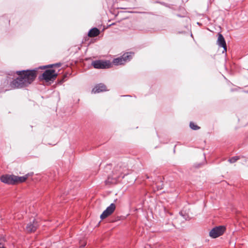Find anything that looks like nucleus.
<instances>
[{
    "instance_id": "nucleus-1",
    "label": "nucleus",
    "mask_w": 248,
    "mask_h": 248,
    "mask_svg": "<svg viewBox=\"0 0 248 248\" xmlns=\"http://www.w3.org/2000/svg\"><path fill=\"white\" fill-rule=\"evenodd\" d=\"M61 65V63H57L55 64L40 66L33 70L17 71L16 73L19 76L10 82V86L12 89H22L28 87L36 77L38 69H44L46 67H52L53 66L59 67Z\"/></svg>"
},
{
    "instance_id": "nucleus-2",
    "label": "nucleus",
    "mask_w": 248,
    "mask_h": 248,
    "mask_svg": "<svg viewBox=\"0 0 248 248\" xmlns=\"http://www.w3.org/2000/svg\"><path fill=\"white\" fill-rule=\"evenodd\" d=\"M57 75L55 70L47 69L39 77V78L40 80L44 79L46 82L53 81L57 77Z\"/></svg>"
},
{
    "instance_id": "nucleus-3",
    "label": "nucleus",
    "mask_w": 248,
    "mask_h": 248,
    "mask_svg": "<svg viewBox=\"0 0 248 248\" xmlns=\"http://www.w3.org/2000/svg\"><path fill=\"white\" fill-rule=\"evenodd\" d=\"M134 54L132 52H127L124 54L122 56L115 58L113 60V63L114 65H122L124 64L127 62L129 61Z\"/></svg>"
},
{
    "instance_id": "nucleus-4",
    "label": "nucleus",
    "mask_w": 248,
    "mask_h": 248,
    "mask_svg": "<svg viewBox=\"0 0 248 248\" xmlns=\"http://www.w3.org/2000/svg\"><path fill=\"white\" fill-rule=\"evenodd\" d=\"M225 230V228L224 226H220L216 227L210 232L209 234L212 238H217L220 235H222Z\"/></svg>"
},
{
    "instance_id": "nucleus-5",
    "label": "nucleus",
    "mask_w": 248,
    "mask_h": 248,
    "mask_svg": "<svg viewBox=\"0 0 248 248\" xmlns=\"http://www.w3.org/2000/svg\"><path fill=\"white\" fill-rule=\"evenodd\" d=\"M114 174H116V177L118 178H124L125 175L128 174L127 172V169L125 167H122L121 166H117L115 167L114 171Z\"/></svg>"
},
{
    "instance_id": "nucleus-6",
    "label": "nucleus",
    "mask_w": 248,
    "mask_h": 248,
    "mask_svg": "<svg viewBox=\"0 0 248 248\" xmlns=\"http://www.w3.org/2000/svg\"><path fill=\"white\" fill-rule=\"evenodd\" d=\"M116 206L114 203H111L108 206L105 210L100 215V218L104 219L108 216H110L115 210Z\"/></svg>"
},
{
    "instance_id": "nucleus-7",
    "label": "nucleus",
    "mask_w": 248,
    "mask_h": 248,
    "mask_svg": "<svg viewBox=\"0 0 248 248\" xmlns=\"http://www.w3.org/2000/svg\"><path fill=\"white\" fill-rule=\"evenodd\" d=\"M92 65L94 68L96 69H105L109 67V64L107 61H101L100 60L95 61L92 62Z\"/></svg>"
},
{
    "instance_id": "nucleus-8",
    "label": "nucleus",
    "mask_w": 248,
    "mask_h": 248,
    "mask_svg": "<svg viewBox=\"0 0 248 248\" xmlns=\"http://www.w3.org/2000/svg\"><path fill=\"white\" fill-rule=\"evenodd\" d=\"M217 44L220 47L223 48V52L227 51V45L223 36L221 33L218 34Z\"/></svg>"
},
{
    "instance_id": "nucleus-9",
    "label": "nucleus",
    "mask_w": 248,
    "mask_h": 248,
    "mask_svg": "<svg viewBox=\"0 0 248 248\" xmlns=\"http://www.w3.org/2000/svg\"><path fill=\"white\" fill-rule=\"evenodd\" d=\"M106 91H107L106 86L103 83H99L94 86L92 92L93 93H97Z\"/></svg>"
},
{
    "instance_id": "nucleus-10",
    "label": "nucleus",
    "mask_w": 248,
    "mask_h": 248,
    "mask_svg": "<svg viewBox=\"0 0 248 248\" xmlns=\"http://www.w3.org/2000/svg\"><path fill=\"white\" fill-rule=\"evenodd\" d=\"M14 175H2L0 177V180L2 182L8 184H14Z\"/></svg>"
},
{
    "instance_id": "nucleus-11",
    "label": "nucleus",
    "mask_w": 248,
    "mask_h": 248,
    "mask_svg": "<svg viewBox=\"0 0 248 248\" xmlns=\"http://www.w3.org/2000/svg\"><path fill=\"white\" fill-rule=\"evenodd\" d=\"M30 175V174L29 173L23 176L20 177L14 175V184L25 182Z\"/></svg>"
},
{
    "instance_id": "nucleus-12",
    "label": "nucleus",
    "mask_w": 248,
    "mask_h": 248,
    "mask_svg": "<svg viewBox=\"0 0 248 248\" xmlns=\"http://www.w3.org/2000/svg\"><path fill=\"white\" fill-rule=\"evenodd\" d=\"M37 227V223L35 220H33L32 223H30L27 225L26 230L28 232H32L36 230Z\"/></svg>"
},
{
    "instance_id": "nucleus-13",
    "label": "nucleus",
    "mask_w": 248,
    "mask_h": 248,
    "mask_svg": "<svg viewBox=\"0 0 248 248\" xmlns=\"http://www.w3.org/2000/svg\"><path fill=\"white\" fill-rule=\"evenodd\" d=\"M100 33L99 30L96 28L91 29L88 32V36L90 37H94L98 36Z\"/></svg>"
},
{
    "instance_id": "nucleus-14",
    "label": "nucleus",
    "mask_w": 248,
    "mask_h": 248,
    "mask_svg": "<svg viewBox=\"0 0 248 248\" xmlns=\"http://www.w3.org/2000/svg\"><path fill=\"white\" fill-rule=\"evenodd\" d=\"M239 159L238 156H234L229 159L228 161L230 163H233Z\"/></svg>"
},
{
    "instance_id": "nucleus-15",
    "label": "nucleus",
    "mask_w": 248,
    "mask_h": 248,
    "mask_svg": "<svg viewBox=\"0 0 248 248\" xmlns=\"http://www.w3.org/2000/svg\"><path fill=\"white\" fill-rule=\"evenodd\" d=\"M190 127L193 130H197L200 128L198 125L195 124L193 122H190L189 124Z\"/></svg>"
},
{
    "instance_id": "nucleus-16",
    "label": "nucleus",
    "mask_w": 248,
    "mask_h": 248,
    "mask_svg": "<svg viewBox=\"0 0 248 248\" xmlns=\"http://www.w3.org/2000/svg\"><path fill=\"white\" fill-rule=\"evenodd\" d=\"M202 162H201L200 164H198V165L197 166V167H199L201 165H203L206 162V158L205 156L202 155Z\"/></svg>"
},
{
    "instance_id": "nucleus-17",
    "label": "nucleus",
    "mask_w": 248,
    "mask_h": 248,
    "mask_svg": "<svg viewBox=\"0 0 248 248\" xmlns=\"http://www.w3.org/2000/svg\"><path fill=\"white\" fill-rule=\"evenodd\" d=\"M86 244L85 243H83V244L82 245V247H83L85 246Z\"/></svg>"
},
{
    "instance_id": "nucleus-18",
    "label": "nucleus",
    "mask_w": 248,
    "mask_h": 248,
    "mask_svg": "<svg viewBox=\"0 0 248 248\" xmlns=\"http://www.w3.org/2000/svg\"><path fill=\"white\" fill-rule=\"evenodd\" d=\"M0 248H5L3 247H0Z\"/></svg>"
}]
</instances>
